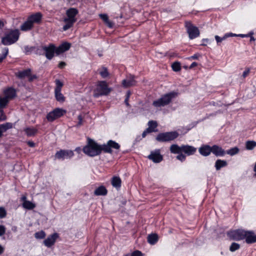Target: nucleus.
Masks as SVG:
<instances>
[{"instance_id":"nucleus-21","label":"nucleus","mask_w":256,"mask_h":256,"mask_svg":"<svg viewBox=\"0 0 256 256\" xmlns=\"http://www.w3.org/2000/svg\"><path fill=\"white\" fill-rule=\"evenodd\" d=\"M71 46V44L68 42L62 43L58 48H56V54L59 55L67 50H68Z\"/></svg>"},{"instance_id":"nucleus-8","label":"nucleus","mask_w":256,"mask_h":256,"mask_svg":"<svg viewBox=\"0 0 256 256\" xmlns=\"http://www.w3.org/2000/svg\"><path fill=\"white\" fill-rule=\"evenodd\" d=\"M185 26L190 39H194L199 36L200 31L198 28L193 25L190 22H185Z\"/></svg>"},{"instance_id":"nucleus-61","label":"nucleus","mask_w":256,"mask_h":256,"mask_svg":"<svg viewBox=\"0 0 256 256\" xmlns=\"http://www.w3.org/2000/svg\"><path fill=\"white\" fill-rule=\"evenodd\" d=\"M4 26V22L0 20V28H2Z\"/></svg>"},{"instance_id":"nucleus-56","label":"nucleus","mask_w":256,"mask_h":256,"mask_svg":"<svg viewBox=\"0 0 256 256\" xmlns=\"http://www.w3.org/2000/svg\"><path fill=\"white\" fill-rule=\"evenodd\" d=\"M28 144L30 146V147H34L35 146V144L33 142H32V141H28Z\"/></svg>"},{"instance_id":"nucleus-18","label":"nucleus","mask_w":256,"mask_h":256,"mask_svg":"<svg viewBox=\"0 0 256 256\" xmlns=\"http://www.w3.org/2000/svg\"><path fill=\"white\" fill-rule=\"evenodd\" d=\"M42 14L38 12L30 15L28 18L34 26V24H40L42 21Z\"/></svg>"},{"instance_id":"nucleus-7","label":"nucleus","mask_w":256,"mask_h":256,"mask_svg":"<svg viewBox=\"0 0 256 256\" xmlns=\"http://www.w3.org/2000/svg\"><path fill=\"white\" fill-rule=\"evenodd\" d=\"M178 132H170L160 133L156 137V140L160 142H168L176 138L178 136Z\"/></svg>"},{"instance_id":"nucleus-51","label":"nucleus","mask_w":256,"mask_h":256,"mask_svg":"<svg viewBox=\"0 0 256 256\" xmlns=\"http://www.w3.org/2000/svg\"><path fill=\"white\" fill-rule=\"evenodd\" d=\"M250 72V69L249 68H246L244 72L242 74V76L244 78H245L247 76Z\"/></svg>"},{"instance_id":"nucleus-27","label":"nucleus","mask_w":256,"mask_h":256,"mask_svg":"<svg viewBox=\"0 0 256 256\" xmlns=\"http://www.w3.org/2000/svg\"><path fill=\"white\" fill-rule=\"evenodd\" d=\"M107 193V190L103 186H101L98 187L95 190L94 192V194L96 196H106Z\"/></svg>"},{"instance_id":"nucleus-32","label":"nucleus","mask_w":256,"mask_h":256,"mask_svg":"<svg viewBox=\"0 0 256 256\" xmlns=\"http://www.w3.org/2000/svg\"><path fill=\"white\" fill-rule=\"evenodd\" d=\"M54 95L57 101L61 102L65 101V97L61 93V91H54Z\"/></svg>"},{"instance_id":"nucleus-28","label":"nucleus","mask_w":256,"mask_h":256,"mask_svg":"<svg viewBox=\"0 0 256 256\" xmlns=\"http://www.w3.org/2000/svg\"><path fill=\"white\" fill-rule=\"evenodd\" d=\"M34 26L32 24L28 19L27 18L26 20L21 25L20 28L22 31H28L33 28Z\"/></svg>"},{"instance_id":"nucleus-44","label":"nucleus","mask_w":256,"mask_h":256,"mask_svg":"<svg viewBox=\"0 0 256 256\" xmlns=\"http://www.w3.org/2000/svg\"><path fill=\"white\" fill-rule=\"evenodd\" d=\"M229 37L228 34H225L222 38H220L218 36H215V39L218 43L222 42L223 40Z\"/></svg>"},{"instance_id":"nucleus-52","label":"nucleus","mask_w":256,"mask_h":256,"mask_svg":"<svg viewBox=\"0 0 256 256\" xmlns=\"http://www.w3.org/2000/svg\"><path fill=\"white\" fill-rule=\"evenodd\" d=\"M100 17L103 20L104 22H106L108 18V16L106 14H100Z\"/></svg>"},{"instance_id":"nucleus-47","label":"nucleus","mask_w":256,"mask_h":256,"mask_svg":"<svg viewBox=\"0 0 256 256\" xmlns=\"http://www.w3.org/2000/svg\"><path fill=\"white\" fill-rule=\"evenodd\" d=\"M6 232V228L3 225H0V236H2Z\"/></svg>"},{"instance_id":"nucleus-36","label":"nucleus","mask_w":256,"mask_h":256,"mask_svg":"<svg viewBox=\"0 0 256 256\" xmlns=\"http://www.w3.org/2000/svg\"><path fill=\"white\" fill-rule=\"evenodd\" d=\"M100 75L103 78L108 77L109 75L108 69L105 67H102L100 70L99 72Z\"/></svg>"},{"instance_id":"nucleus-11","label":"nucleus","mask_w":256,"mask_h":256,"mask_svg":"<svg viewBox=\"0 0 256 256\" xmlns=\"http://www.w3.org/2000/svg\"><path fill=\"white\" fill-rule=\"evenodd\" d=\"M16 76L21 79L28 77L30 82H32L37 78V76L36 74H32V70L30 68L19 71L16 73Z\"/></svg>"},{"instance_id":"nucleus-5","label":"nucleus","mask_w":256,"mask_h":256,"mask_svg":"<svg viewBox=\"0 0 256 256\" xmlns=\"http://www.w3.org/2000/svg\"><path fill=\"white\" fill-rule=\"evenodd\" d=\"M177 96V93L171 92L162 96L158 100L153 102L152 104L155 107L164 106L168 104L172 100Z\"/></svg>"},{"instance_id":"nucleus-29","label":"nucleus","mask_w":256,"mask_h":256,"mask_svg":"<svg viewBox=\"0 0 256 256\" xmlns=\"http://www.w3.org/2000/svg\"><path fill=\"white\" fill-rule=\"evenodd\" d=\"M227 166V162L224 160H218L215 163V167L217 170Z\"/></svg>"},{"instance_id":"nucleus-64","label":"nucleus","mask_w":256,"mask_h":256,"mask_svg":"<svg viewBox=\"0 0 256 256\" xmlns=\"http://www.w3.org/2000/svg\"><path fill=\"white\" fill-rule=\"evenodd\" d=\"M75 150L79 152L80 151V147L76 148Z\"/></svg>"},{"instance_id":"nucleus-48","label":"nucleus","mask_w":256,"mask_h":256,"mask_svg":"<svg viewBox=\"0 0 256 256\" xmlns=\"http://www.w3.org/2000/svg\"><path fill=\"white\" fill-rule=\"evenodd\" d=\"M142 252L139 250L134 251L131 254V256H142Z\"/></svg>"},{"instance_id":"nucleus-59","label":"nucleus","mask_w":256,"mask_h":256,"mask_svg":"<svg viewBox=\"0 0 256 256\" xmlns=\"http://www.w3.org/2000/svg\"><path fill=\"white\" fill-rule=\"evenodd\" d=\"M128 98H126L125 100H124V102H125V104H126L127 106H129V104H128Z\"/></svg>"},{"instance_id":"nucleus-54","label":"nucleus","mask_w":256,"mask_h":256,"mask_svg":"<svg viewBox=\"0 0 256 256\" xmlns=\"http://www.w3.org/2000/svg\"><path fill=\"white\" fill-rule=\"evenodd\" d=\"M66 65V64L65 62H61L59 63L58 65V67L60 68H63Z\"/></svg>"},{"instance_id":"nucleus-22","label":"nucleus","mask_w":256,"mask_h":256,"mask_svg":"<svg viewBox=\"0 0 256 256\" xmlns=\"http://www.w3.org/2000/svg\"><path fill=\"white\" fill-rule=\"evenodd\" d=\"M212 152L216 156H222L226 154L225 150L218 145L212 146Z\"/></svg>"},{"instance_id":"nucleus-15","label":"nucleus","mask_w":256,"mask_h":256,"mask_svg":"<svg viewBox=\"0 0 256 256\" xmlns=\"http://www.w3.org/2000/svg\"><path fill=\"white\" fill-rule=\"evenodd\" d=\"M148 158L155 163L160 162L163 159V156L160 154V150L159 149L151 152Z\"/></svg>"},{"instance_id":"nucleus-14","label":"nucleus","mask_w":256,"mask_h":256,"mask_svg":"<svg viewBox=\"0 0 256 256\" xmlns=\"http://www.w3.org/2000/svg\"><path fill=\"white\" fill-rule=\"evenodd\" d=\"M74 156V152L72 150H60L55 154V157L58 159L70 158Z\"/></svg>"},{"instance_id":"nucleus-10","label":"nucleus","mask_w":256,"mask_h":256,"mask_svg":"<svg viewBox=\"0 0 256 256\" xmlns=\"http://www.w3.org/2000/svg\"><path fill=\"white\" fill-rule=\"evenodd\" d=\"M244 230H236L228 232L227 235L230 240L238 241L244 239Z\"/></svg>"},{"instance_id":"nucleus-4","label":"nucleus","mask_w":256,"mask_h":256,"mask_svg":"<svg viewBox=\"0 0 256 256\" xmlns=\"http://www.w3.org/2000/svg\"><path fill=\"white\" fill-rule=\"evenodd\" d=\"M20 34L18 30H10L6 33L5 36L2 38V43L5 46L13 44L18 41Z\"/></svg>"},{"instance_id":"nucleus-23","label":"nucleus","mask_w":256,"mask_h":256,"mask_svg":"<svg viewBox=\"0 0 256 256\" xmlns=\"http://www.w3.org/2000/svg\"><path fill=\"white\" fill-rule=\"evenodd\" d=\"M199 152L203 156H209L212 152V146L208 145H204L199 148Z\"/></svg>"},{"instance_id":"nucleus-30","label":"nucleus","mask_w":256,"mask_h":256,"mask_svg":"<svg viewBox=\"0 0 256 256\" xmlns=\"http://www.w3.org/2000/svg\"><path fill=\"white\" fill-rule=\"evenodd\" d=\"M158 240V236L156 234H151L148 236V241L151 244H155Z\"/></svg>"},{"instance_id":"nucleus-46","label":"nucleus","mask_w":256,"mask_h":256,"mask_svg":"<svg viewBox=\"0 0 256 256\" xmlns=\"http://www.w3.org/2000/svg\"><path fill=\"white\" fill-rule=\"evenodd\" d=\"M2 108H0V121L4 120L6 119V115L4 114V112Z\"/></svg>"},{"instance_id":"nucleus-12","label":"nucleus","mask_w":256,"mask_h":256,"mask_svg":"<svg viewBox=\"0 0 256 256\" xmlns=\"http://www.w3.org/2000/svg\"><path fill=\"white\" fill-rule=\"evenodd\" d=\"M42 50L45 52V56L48 60H51L54 56V52L56 54V47L52 44L48 46L42 47Z\"/></svg>"},{"instance_id":"nucleus-49","label":"nucleus","mask_w":256,"mask_h":256,"mask_svg":"<svg viewBox=\"0 0 256 256\" xmlns=\"http://www.w3.org/2000/svg\"><path fill=\"white\" fill-rule=\"evenodd\" d=\"M24 49L26 54H28L32 52V50L34 49V48L33 47H28L26 46L25 47Z\"/></svg>"},{"instance_id":"nucleus-33","label":"nucleus","mask_w":256,"mask_h":256,"mask_svg":"<svg viewBox=\"0 0 256 256\" xmlns=\"http://www.w3.org/2000/svg\"><path fill=\"white\" fill-rule=\"evenodd\" d=\"M22 206L27 210H32L36 207V205L30 201L28 200L23 202Z\"/></svg>"},{"instance_id":"nucleus-16","label":"nucleus","mask_w":256,"mask_h":256,"mask_svg":"<svg viewBox=\"0 0 256 256\" xmlns=\"http://www.w3.org/2000/svg\"><path fill=\"white\" fill-rule=\"evenodd\" d=\"M148 127L146 128L142 134V138L146 137L148 134L158 131L156 129L158 124L156 121L150 120L148 122Z\"/></svg>"},{"instance_id":"nucleus-31","label":"nucleus","mask_w":256,"mask_h":256,"mask_svg":"<svg viewBox=\"0 0 256 256\" xmlns=\"http://www.w3.org/2000/svg\"><path fill=\"white\" fill-rule=\"evenodd\" d=\"M24 131L28 136H34L38 132V130L34 128H26Z\"/></svg>"},{"instance_id":"nucleus-43","label":"nucleus","mask_w":256,"mask_h":256,"mask_svg":"<svg viewBox=\"0 0 256 256\" xmlns=\"http://www.w3.org/2000/svg\"><path fill=\"white\" fill-rule=\"evenodd\" d=\"M6 211L4 208L0 207V218H3L6 216Z\"/></svg>"},{"instance_id":"nucleus-57","label":"nucleus","mask_w":256,"mask_h":256,"mask_svg":"<svg viewBox=\"0 0 256 256\" xmlns=\"http://www.w3.org/2000/svg\"><path fill=\"white\" fill-rule=\"evenodd\" d=\"M198 66V64L196 62H193L191 65L190 66V68H194V66Z\"/></svg>"},{"instance_id":"nucleus-24","label":"nucleus","mask_w":256,"mask_h":256,"mask_svg":"<svg viewBox=\"0 0 256 256\" xmlns=\"http://www.w3.org/2000/svg\"><path fill=\"white\" fill-rule=\"evenodd\" d=\"M4 93V96L9 100L12 99L16 96V92L15 90L10 88L5 90Z\"/></svg>"},{"instance_id":"nucleus-1","label":"nucleus","mask_w":256,"mask_h":256,"mask_svg":"<svg viewBox=\"0 0 256 256\" xmlns=\"http://www.w3.org/2000/svg\"><path fill=\"white\" fill-rule=\"evenodd\" d=\"M84 152L92 157L99 155L103 151L102 145L98 144L90 138H87V144L83 148Z\"/></svg>"},{"instance_id":"nucleus-17","label":"nucleus","mask_w":256,"mask_h":256,"mask_svg":"<svg viewBox=\"0 0 256 256\" xmlns=\"http://www.w3.org/2000/svg\"><path fill=\"white\" fill-rule=\"evenodd\" d=\"M244 239L247 244H252L256 242V234L252 231L245 230Z\"/></svg>"},{"instance_id":"nucleus-45","label":"nucleus","mask_w":256,"mask_h":256,"mask_svg":"<svg viewBox=\"0 0 256 256\" xmlns=\"http://www.w3.org/2000/svg\"><path fill=\"white\" fill-rule=\"evenodd\" d=\"M178 154L176 156V158L177 160L181 161L184 162L186 160V155L182 154V152H180V154Z\"/></svg>"},{"instance_id":"nucleus-42","label":"nucleus","mask_w":256,"mask_h":256,"mask_svg":"<svg viewBox=\"0 0 256 256\" xmlns=\"http://www.w3.org/2000/svg\"><path fill=\"white\" fill-rule=\"evenodd\" d=\"M8 52V49L7 48H4L3 50L2 56H0V62H1L7 56Z\"/></svg>"},{"instance_id":"nucleus-13","label":"nucleus","mask_w":256,"mask_h":256,"mask_svg":"<svg viewBox=\"0 0 256 256\" xmlns=\"http://www.w3.org/2000/svg\"><path fill=\"white\" fill-rule=\"evenodd\" d=\"M103 152L106 153H112V148L118 150L120 148V144L114 141L110 140L106 144H103Z\"/></svg>"},{"instance_id":"nucleus-37","label":"nucleus","mask_w":256,"mask_h":256,"mask_svg":"<svg viewBox=\"0 0 256 256\" xmlns=\"http://www.w3.org/2000/svg\"><path fill=\"white\" fill-rule=\"evenodd\" d=\"M239 152V149L237 147L232 148L228 150H227L226 153L230 155L234 156V154H237Z\"/></svg>"},{"instance_id":"nucleus-62","label":"nucleus","mask_w":256,"mask_h":256,"mask_svg":"<svg viewBox=\"0 0 256 256\" xmlns=\"http://www.w3.org/2000/svg\"><path fill=\"white\" fill-rule=\"evenodd\" d=\"M130 95V91H128L126 93V98H129Z\"/></svg>"},{"instance_id":"nucleus-53","label":"nucleus","mask_w":256,"mask_h":256,"mask_svg":"<svg viewBox=\"0 0 256 256\" xmlns=\"http://www.w3.org/2000/svg\"><path fill=\"white\" fill-rule=\"evenodd\" d=\"M104 23L110 28H112L114 26V23L110 21L108 18Z\"/></svg>"},{"instance_id":"nucleus-25","label":"nucleus","mask_w":256,"mask_h":256,"mask_svg":"<svg viewBox=\"0 0 256 256\" xmlns=\"http://www.w3.org/2000/svg\"><path fill=\"white\" fill-rule=\"evenodd\" d=\"M112 186L117 190L120 189L122 185V180L119 176H114L111 180Z\"/></svg>"},{"instance_id":"nucleus-55","label":"nucleus","mask_w":256,"mask_h":256,"mask_svg":"<svg viewBox=\"0 0 256 256\" xmlns=\"http://www.w3.org/2000/svg\"><path fill=\"white\" fill-rule=\"evenodd\" d=\"M200 56V54H194V55L189 57L188 58V60H191V59H198V58Z\"/></svg>"},{"instance_id":"nucleus-20","label":"nucleus","mask_w":256,"mask_h":256,"mask_svg":"<svg viewBox=\"0 0 256 256\" xmlns=\"http://www.w3.org/2000/svg\"><path fill=\"white\" fill-rule=\"evenodd\" d=\"M58 236L56 233L53 234L48 236L44 241V243L47 247H50L54 244Z\"/></svg>"},{"instance_id":"nucleus-6","label":"nucleus","mask_w":256,"mask_h":256,"mask_svg":"<svg viewBox=\"0 0 256 256\" xmlns=\"http://www.w3.org/2000/svg\"><path fill=\"white\" fill-rule=\"evenodd\" d=\"M111 90V88L108 87L105 81H100L98 82L94 90V96L97 98L100 96L108 95Z\"/></svg>"},{"instance_id":"nucleus-40","label":"nucleus","mask_w":256,"mask_h":256,"mask_svg":"<svg viewBox=\"0 0 256 256\" xmlns=\"http://www.w3.org/2000/svg\"><path fill=\"white\" fill-rule=\"evenodd\" d=\"M34 236L37 239H42L46 236V234L44 231L41 230L35 233Z\"/></svg>"},{"instance_id":"nucleus-34","label":"nucleus","mask_w":256,"mask_h":256,"mask_svg":"<svg viewBox=\"0 0 256 256\" xmlns=\"http://www.w3.org/2000/svg\"><path fill=\"white\" fill-rule=\"evenodd\" d=\"M256 146V142L254 141H247L246 144V147L247 150H252Z\"/></svg>"},{"instance_id":"nucleus-39","label":"nucleus","mask_w":256,"mask_h":256,"mask_svg":"<svg viewBox=\"0 0 256 256\" xmlns=\"http://www.w3.org/2000/svg\"><path fill=\"white\" fill-rule=\"evenodd\" d=\"M55 82L56 86L54 91H61L62 88L64 85L63 83L59 80H56Z\"/></svg>"},{"instance_id":"nucleus-60","label":"nucleus","mask_w":256,"mask_h":256,"mask_svg":"<svg viewBox=\"0 0 256 256\" xmlns=\"http://www.w3.org/2000/svg\"><path fill=\"white\" fill-rule=\"evenodd\" d=\"M22 200L24 202H26V201H28V200H26V196H22Z\"/></svg>"},{"instance_id":"nucleus-3","label":"nucleus","mask_w":256,"mask_h":256,"mask_svg":"<svg viewBox=\"0 0 256 256\" xmlns=\"http://www.w3.org/2000/svg\"><path fill=\"white\" fill-rule=\"evenodd\" d=\"M78 14V10L76 8H70L66 12V18L64 19V22L66 23L63 26V30L66 31L74 25V24L76 21V18Z\"/></svg>"},{"instance_id":"nucleus-63","label":"nucleus","mask_w":256,"mask_h":256,"mask_svg":"<svg viewBox=\"0 0 256 256\" xmlns=\"http://www.w3.org/2000/svg\"><path fill=\"white\" fill-rule=\"evenodd\" d=\"M226 34H228L229 37L230 36H236V34H233L232 33Z\"/></svg>"},{"instance_id":"nucleus-35","label":"nucleus","mask_w":256,"mask_h":256,"mask_svg":"<svg viewBox=\"0 0 256 256\" xmlns=\"http://www.w3.org/2000/svg\"><path fill=\"white\" fill-rule=\"evenodd\" d=\"M10 100L5 96H0V108H4L8 104Z\"/></svg>"},{"instance_id":"nucleus-50","label":"nucleus","mask_w":256,"mask_h":256,"mask_svg":"<svg viewBox=\"0 0 256 256\" xmlns=\"http://www.w3.org/2000/svg\"><path fill=\"white\" fill-rule=\"evenodd\" d=\"M78 118V122L77 124V126H82L83 124V118L81 115H79Z\"/></svg>"},{"instance_id":"nucleus-26","label":"nucleus","mask_w":256,"mask_h":256,"mask_svg":"<svg viewBox=\"0 0 256 256\" xmlns=\"http://www.w3.org/2000/svg\"><path fill=\"white\" fill-rule=\"evenodd\" d=\"M12 128V124L10 122H6V124H0V138L2 136L4 132Z\"/></svg>"},{"instance_id":"nucleus-41","label":"nucleus","mask_w":256,"mask_h":256,"mask_svg":"<svg viewBox=\"0 0 256 256\" xmlns=\"http://www.w3.org/2000/svg\"><path fill=\"white\" fill-rule=\"evenodd\" d=\"M240 248V246L239 244L236 243V242H233L231 246H230V250L231 252H234V251L239 249Z\"/></svg>"},{"instance_id":"nucleus-9","label":"nucleus","mask_w":256,"mask_h":256,"mask_svg":"<svg viewBox=\"0 0 256 256\" xmlns=\"http://www.w3.org/2000/svg\"><path fill=\"white\" fill-rule=\"evenodd\" d=\"M66 110L60 108H56L50 112L46 116L48 122H53L55 120L62 116L66 113Z\"/></svg>"},{"instance_id":"nucleus-58","label":"nucleus","mask_w":256,"mask_h":256,"mask_svg":"<svg viewBox=\"0 0 256 256\" xmlns=\"http://www.w3.org/2000/svg\"><path fill=\"white\" fill-rule=\"evenodd\" d=\"M4 248L0 244V254H2L4 252Z\"/></svg>"},{"instance_id":"nucleus-2","label":"nucleus","mask_w":256,"mask_h":256,"mask_svg":"<svg viewBox=\"0 0 256 256\" xmlns=\"http://www.w3.org/2000/svg\"><path fill=\"white\" fill-rule=\"evenodd\" d=\"M170 150L172 154L184 152L187 156H191L194 154L196 152V148L188 144L178 146V144H173L170 146Z\"/></svg>"},{"instance_id":"nucleus-19","label":"nucleus","mask_w":256,"mask_h":256,"mask_svg":"<svg viewBox=\"0 0 256 256\" xmlns=\"http://www.w3.org/2000/svg\"><path fill=\"white\" fill-rule=\"evenodd\" d=\"M136 82L134 80V76L130 75L126 78L122 82V86L125 88L134 86L136 84Z\"/></svg>"},{"instance_id":"nucleus-38","label":"nucleus","mask_w":256,"mask_h":256,"mask_svg":"<svg viewBox=\"0 0 256 256\" xmlns=\"http://www.w3.org/2000/svg\"><path fill=\"white\" fill-rule=\"evenodd\" d=\"M172 69L174 72H178L181 70L180 64L179 62H174L172 65Z\"/></svg>"}]
</instances>
